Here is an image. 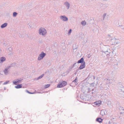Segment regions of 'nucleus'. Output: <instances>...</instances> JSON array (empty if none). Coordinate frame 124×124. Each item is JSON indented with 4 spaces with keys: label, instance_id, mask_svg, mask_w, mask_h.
I'll return each mask as SVG.
<instances>
[{
    "label": "nucleus",
    "instance_id": "obj_5",
    "mask_svg": "<svg viewBox=\"0 0 124 124\" xmlns=\"http://www.w3.org/2000/svg\"><path fill=\"white\" fill-rule=\"evenodd\" d=\"M110 40H111L110 42L112 43L111 44L112 45L118 44L120 43L118 40L115 38L110 39Z\"/></svg>",
    "mask_w": 124,
    "mask_h": 124
},
{
    "label": "nucleus",
    "instance_id": "obj_1",
    "mask_svg": "<svg viewBox=\"0 0 124 124\" xmlns=\"http://www.w3.org/2000/svg\"><path fill=\"white\" fill-rule=\"evenodd\" d=\"M110 46H104L102 48V51L105 52L107 54H109V56H112L114 54L115 55L116 54L115 50H113L112 49L111 50H110L109 48Z\"/></svg>",
    "mask_w": 124,
    "mask_h": 124
},
{
    "label": "nucleus",
    "instance_id": "obj_38",
    "mask_svg": "<svg viewBox=\"0 0 124 124\" xmlns=\"http://www.w3.org/2000/svg\"><path fill=\"white\" fill-rule=\"evenodd\" d=\"M116 25L117 26H120V25L119 24V22L116 23Z\"/></svg>",
    "mask_w": 124,
    "mask_h": 124
},
{
    "label": "nucleus",
    "instance_id": "obj_19",
    "mask_svg": "<svg viewBox=\"0 0 124 124\" xmlns=\"http://www.w3.org/2000/svg\"><path fill=\"white\" fill-rule=\"evenodd\" d=\"M3 71L5 75H7L8 74L9 71L7 69H5Z\"/></svg>",
    "mask_w": 124,
    "mask_h": 124
},
{
    "label": "nucleus",
    "instance_id": "obj_49",
    "mask_svg": "<svg viewBox=\"0 0 124 124\" xmlns=\"http://www.w3.org/2000/svg\"><path fill=\"white\" fill-rule=\"evenodd\" d=\"M93 79H95V77L93 76Z\"/></svg>",
    "mask_w": 124,
    "mask_h": 124
},
{
    "label": "nucleus",
    "instance_id": "obj_50",
    "mask_svg": "<svg viewBox=\"0 0 124 124\" xmlns=\"http://www.w3.org/2000/svg\"><path fill=\"white\" fill-rule=\"evenodd\" d=\"M88 58H89V57H90V56H89V55H88Z\"/></svg>",
    "mask_w": 124,
    "mask_h": 124
},
{
    "label": "nucleus",
    "instance_id": "obj_3",
    "mask_svg": "<svg viewBox=\"0 0 124 124\" xmlns=\"http://www.w3.org/2000/svg\"><path fill=\"white\" fill-rule=\"evenodd\" d=\"M46 53H44L43 51H42L39 55L38 60L39 61H40L42 59L46 56Z\"/></svg>",
    "mask_w": 124,
    "mask_h": 124
},
{
    "label": "nucleus",
    "instance_id": "obj_33",
    "mask_svg": "<svg viewBox=\"0 0 124 124\" xmlns=\"http://www.w3.org/2000/svg\"><path fill=\"white\" fill-rule=\"evenodd\" d=\"M98 6H99L100 7H102L103 6V4H102V3H99L98 5Z\"/></svg>",
    "mask_w": 124,
    "mask_h": 124
},
{
    "label": "nucleus",
    "instance_id": "obj_47",
    "mask_svg": "<svg viewBox=\"0 0 124 124\" xmlns=\"http://www.w3.org/2000/svg\"><path fill=\"white\" fill-rule=\"evenodd\" d=\"M77 47H76V48H73V50H75V49H77Z\"/></svg>",
    "mask_w": 124,
    "mask_h": 124
},
{
    "label": "nucleus",
    "instance_id": "obj_11",
    "mask_svg": "<svg viewBox=\"0 0 124 124\" xmlns=\"http://www.w3.org/2000/svg\"><path fill=\"white\" fill-rule=\"evenodd\" d=\"M78 78L76 77L75 79L72 81L71 84H72L73 83H74L76 85H77L78 84Z\"/></svg>",
    "mask_w": 124,
    "mask_h": 124
},
{
    "label": "nucleus",
    "instance_id": "obj_26",
    "mask_svg": "<svg viewBox=\"0 0 124 124\" xmlns=\"http://www.w3.org/2000/svg\"><path fill=\"white\" fill-rule=\"evenodd\" d=\"M71 70L69 69L68 70L65 72V73H66V74H68L71 71Z\"/></svg>",
    "mask_w": 124,
    "mask_h": 124
},
{
    "label": "nucleus",
    "instance_id": "obj_37",
    "mask_svg": "<svg viewBox=\"0 0 124 124\" xmlns=\"http://www.w3.org/2000/svg\"><path fill=\"white\" fill-rule=\"evenodd\" d=\"M121 94L122 97L124 98V92H121Z\"/></svg>",
    "mask_w": 124,
    "mask_h": 124
},
{
    "label": "nucleus",
    "instance_id": "obj_28",
    "mask_svg": "<svg viewBox=\"0 0 124 124\" xmlns=\"http://www.w3.org/2000/svg\"><path fill=\"white\" fill-rule=\"evenodd\" d=\"M109 5L108 4H103V6L107 8L108 6Z\"/></svg>",
    "mask_w": 124,
    "mask_h": 124
},
{
    "label": "nucleus",
    "instance_id": "obj_17",
    "mask_svg": "<svg viewBox=\"0 0 124 124\" xmlns=\"http://www.w3.org/2000/svg\"><path fill=\"white\" fill-rule=\"evenodd\" d=\"M102 53L101 54V56H102V57H105V56H107L108 55L109 56V54H107L105 52H102Z\"/></svg>",
    "mask_w": 124,
    "mask_h": 124
},
{
    "label": "nucleus",
    "instance_id": "obj_51",
    "mask_svg": "<svg viewBox=\"0 0 124 124\" xmlns=\"http://www.w3.org/2000/svg\"><path fill=\"white\" fill-rule=\"evenodd\" d=\"M77 72H76V71L74 73V74H77Z\"/></svg>",
    "mask_w": 124,
    "mask_h": 124
},
{
    "label": "nucleus",
    "instance_id": "obj_43",
    "mask_svg": "<svg viewBox=\"0 0 124 124\" xmlns=\"http://www.w3.org/2000/svg\"><path fill=\"white\" fill-rule=\"evenodd\" d=\"M79 70H80L79 69V68H78L76 70V72H77Z\"/></svg>",
    "mask_w": 124,
    "mask_h": 124
},
{
    "label": "nucleus",
    "instance_id": "obj_54",
    "mask_svg": "<svg viewBox=\"0 0 124 124\" xmlns=\"http://www.w3.org/2000/svg\"><path fill=\"white\" fill-rule=\"evenodd\" d=\"M113 124H117L116 123H114Z\"/></svg>",
    "mask_w": 124,
    "mask_h": 124
},
{
    "label": "nucleus",
    "instance_id": "obj_42",
    "mask_svg": "<svg viewBox=\"0 0 124 124\" xmlns=\"http://www.w3.org/2000/svg\"><path fill=\"white\" fill-rule=\"evenodd\" d=\"M119 87H121V88H122V87H123V85H120L119 86Z\"/></svg>",
    "mask_w": 124,
    "mask_h": 124
},
{
    "label": "nucleus",
    "instance_id": "obj_18",
    "mask_svg": "<svg viewBox=\"0 0 124 124\" xmlns=\"http://www.w3.org/2000/svg\"><path fill=\"white\" fill-rule=\"evenodd\" d=\"M105 111L104 110H101L100 112V114L102 116L105 115Z\"/></svg>",
    "mask_w": 124,
    "mask_h": 124
},
{
    "label": "nucleus",
    "instance_id": "obj_21",
    "mask_svg": "<svg viewBox=\"0 0 124 124\" xmlns=\"http://www.w3.org/2000/svg\"><path fill=\"white\" fill-rule=\"evenodd\" d=\"M108 60L109 62H112L113 60V58L112 57H109L108 58Z\"/></svg>",
    "mask_w": 124,
    "mask_h": 124
},
{
    "label": "nucleus",
    "instance_id": "obj_4",
    "mask_svg": "<svg viewBox=\"0 0 124 124\" xmlns=\"http://www.w3.org/2000/svg\"><path fill=\"white\" fill-rule=\"evenodd\" d=\"M67 82L65 81H63L62 82H59L58 84L57 87L58 88L62 87L65 86L67 84Z\"/></svg>",
    "mask_w": 124,
    "mask_h": 124
},
{
    "label": "nucleus",
    "instance_id": "obj_10",
    "mask_svg": "<svg viewBox=\"0 0 124 124\" xmlns=\"http://www.w3.org/2000/svg\"><path fill=\"white\" fill-rule=\"evenodd\" d=\"M85 63H84L83 64H81L80 65L79 67V70H82L83 69L85 68Z\"/></svg>",
    "mask_w": 124,
    "mask_h": 124
},
{
    "label": "nucleus",
    "instance_id": "obj_39",
    "mask_svg": "<svg viewBox=\"0 0 124 124\" xmlns=\"http://www.w3.org/2000/svg\"><path fill=\"white\" fill-rule=\"evenodd\" d=\"M8 49L9 50L10 52H11L12 51V48L10 47L8 48Z\"/></svg>",
    "mask_w": 124,
    "mask_h": 124
},
{
    "label": "nucleus",
    "instance_id": "obj_16",
    "mask_svg": "<svg viewBox=\"0 0 124 124\" xmlns=\"http://www.w3.org/2000/svg\"><path fill=\"white\" fill-rule=\"evenodd\" d=\"M101 102L100 101H96L94 102L93 104H94V105L97 106H99V105H100V103Z\"/></svg>",
    "mask_w": 124,
    "mask_h": 124
},
{
    "label": "nucleus",
    "instance_id": "obj_46",
    "mask_svg": "<svg viewBox=\"0 0 124 124\" xmlns=\"http://www.w3.org/2000/svg\"><path fill=\"white\" fill-rule=\"evenodd\" d=\"M3 44L5 45V46H7V45L6 43H4Z\"/></svg>",
    "mask_w": 124,
    "mask_h": 124
},
{
    "label": "nucleus",
    "instance_id": "obj_24",
    "mask_svg": "<svg viewBox=\"0 0 124 124\" xmlns=\"http://www.w3.org/2000/svg\"><path fill=\"white\" fill-rule=\"evenodd\" d=\"M18 14L16 12H14L13 13V16L14 17H16Z\"/></svg>",
    "mask_w": 124,
    "mask_h": 124
},
{
    "label": "nucleus",
    "instance_id": "obj_55",
    "mask_svg": "<svg viewBox=\"0 0 124 124\" xmlns=\"http://www.w3.org/2000/svg\"><path fill=\"white\" fill-rule=\"evenodd\" d=\"M116 65H118V63H117V64H116Z\"/></svg>",
    "mask_w": 124,
    "mask_h": 124
},
{
    "label": "nucleus",
    "instance_id": "obj_29",
    "mask_svg": "<svg viewBox=\"0 0 124 124\" xmlns=\"http://www.w3.org/2000/svg\"><path fill=\"white\" fill-rule=\"evenodd\" d=\"M16 64L15 63H13L11 64L10 65L11 67H14L15 66Z\"/></svg>",
    "mask_w": 124,
    "mask_h": 124
},
{
    "label": "nucleus",
    "instance_id": "obj_45",
    "mask_svg": "<svg viewBox=\"0 0 124 124\" xmlns=\"http://www.w3.org/2000/svg\"><path fill=\"white\" fill-rule=\"evenodd\" d=\"M77 63V62H76V63H75L73 65H74V66H75V65Z\"/></svg>",
    "mask_w": 124,
    "mask_h": 124
},
{
    "label": "nucleus",
    "instance_id": "obj_2",
    "mask_svg": "<svg viewBox=\"0 0 124 124\" xmlns=\"http://www.w3.org/2000/svg\"><path fill=\"white\" fill-rule=\"evenodd\" d=\"M46 30L44 28L41 27L39 30V33L40 35H42L43 36L46 34Z\"/></svg>",
    "mask_w": 124,
    "mask_h": 124
},
{
    "label": "nucleus",
    "instance_id": "obj_27",
    "mask_svg": "<svg viewBox=\"0 0 124 124\" xmlns=\"http://www.w3.org/2000/svg\"><path fill=\"white\" fill-rule=\"evenodd\" d=\"M107 14L106 13H104V14L103 15V19L101 20V21H103L104 20L105 16H106Z\"/></svg>",
    "mask_w": 124,
    "mask_h": 124
},
{
    "label": "nucleus",
    "instance_id": "obj_22",
    "mask_svg": "<svg viewBox=\"0 0 124 124\" xmlns=\"http://www.w3.org/2000/svg\"><path fill=\"white\" fill-rule=\"evenodd\" d=\"M44 75V74H42L41 76H40L38 78H37V79L38 80L42 78Z\"/></svg>",
    "mask_w": 124,
    "mask_h": 124
},
{
    "label": "nucleus",
    "instance_id": "obj_14",
    "mask_svg": "<svg viewBox=\"0 0 124 124\" xmlns=\"http://www.w3.org/2000/svg\"><path fill=\"white\" fill-rule=\"evenodd\" d=\"M8 25L7 23H5L2 24L1 26V28H3L6 27Z\"/></svg>",
    "mask_w": 124,
    "mask_h": 124
},
{
    "label": "nucleus",
    "instance_id": "obj_35",
    "mask_svg": "<svg viewBox=\"0 0 124 124\" xmlns=\"http://www.w3.org/2000/svg\"><path fill=\"white\" fill-rule=\"evenodd\" d=\"M120 90L121 91V92H124V87H122L120 89Z\"/></svg>",
    "mask_w": 124,
    "mask_h": 124
},
{
    "label": "nucleus",
    "instance_id": "obj_52",
    "mask_svg": "<svg viewBox=\"0 0 124 124\" xmlns=\"http://www.w3.org/2000/svg\"><path fill=\"white\" fill-rule=\"evenodd\" d=\"M29 27L30 28H31V26H30V25H29Z\"/></svg>",
    "mask_w": 124,
    "mask_h": 124
},
{
    "label": "nucleus",
    "instance_id": "obj_40",
    "mask_svg": "<svg viewBox=\"0 0 124 124\" xmlns=\"http://www.w3.org/2000/svg\"><path fill=\"white\" fill-rule=\"evenodd\" d=\"M11 67L10 65L9 66H7L5 69H7V70H8V69H9Z\"/></svg>",
    "mask_w": 124,
    "mask_h": 124
},
{
    "label": "nucleus",
    "instance_id": "obj_56",
    "mask_svg": "<svg viewBox=\"0 0 124 124\" xmlns=\"http://www.w3.org/2000/svg\"><path fill=\"white\" fill-rule=\"evenodd\" d=\"M89 75H90V74L88 76V77L89 76Z\"/></svg>",
    "mask_w": 124,
    "mask_h": 124
},
{
    "label": "nucleus",
    "instance_id": "obj_41",
    "mask_svg": "<svg viewBox=\"0 0 124 124\" xmlns=\"http://www.w3.org/2000/svg\"><path fill=\"white\" fill-rule=\"evenodd\" d=\"M120 26L121 27V28L122 29H124V27L123 25H121Z\"/></svg>",
    "mask_w": 124,
    "mask_h": 124
},
{
    "label": "nucleus",
    "instance_id": "obj_20",
    "mask_svg": "<svg viewBox=\"0 0 124 124\" xmlns=\"http://www.w3.org/2000/svg\"><path fill=\"white\" fill-rule=\"evenodd\" d=\"M118 108L120 111H122L123 112L124 111V108L121 106H119Z\"/></svg>",
    "mask_w": 124,
    "mask_h": 124
},
{
    "label": "nucleus",
    "instance_id": "obj_32",
    "mask_svg": "<svg viewBox=\"0 0 124 124\" xmlns=\"http://www.w3.org/2000/svg\"><path fill=\"white\" fill-rule=\"evenodd\" d=\"M25 35H24L23 34L22 35L20 33H19V36L20 37L23 38V37H24Z\"/></svg>",
    "mask_w": 124,
    "mask_h": 124
},
{
    "label": "nucleus",
    "instance_id": "obj_12",
    "mask_svg": "<svg viewBox=\"0 0 124 124\" xmlns=\"http://www.w3.org/2000/svg\"><path fill=\"white\" fill-rule=\"evenodd\" d=\"M103 119L101 118L98 117L97 118L96 120V122H98L100 123H101L102 122Z\"/></svg>",
    "mask_w": 124,
    "mask_h": 124
},
{
    "label": "nucleus",
    "instance_id": "obj_25",
    "mask_svg": "<svg viewBox=\"0 0 124 124\" xmlns=\"http://www.w3.org/2000/svg\"><path fill=\"white\" fill-rule=\"evenodd\" d=\"M50 84H48L47 85H45L44 88L45 89H46L47 88L49 87L50 86Z\"/></svg>",
    "mask_w": 124,
    "mask_h": 124
},
{
    "label": "nucleus",
    "instance_id": "obj_13",
    "mask_svg": "<svg viewBox=\"0 0 124 124\" xmlns=\"http://www.w3.org/2000/svg\"><path fill=\"white\" fill-rule=\"evenodd\" d=\"M23 87L22 84H20L17 85L15 86V88L16 89H19L22 88Z\"/></svg>",
    "mask_w": 124,
    "mask_h": 124
},
{
    "label": "nucleus",
    "instance_id": "obj_8",
    "mask_svg": "<svg viewBox=\"0 0 124 124\" xmlns=\"http://www.w3.org/2000/svg\"><path fill=\"white\" fill-rule=\"evenodd\" d=\"M77 63H80L81 64L85 63V62L84 61V58L83 57H82L78 61Z\"/></svg>",
    "mask_w": 124,
    "mask_h": 124
},
{
    "label": "nucleus",
    "instance_id": "obj_23",
    "mask_svg": "<svg viewBox=\"0 0 124 124\" xmlns=\"http://www.w3.org/2000/svg\"><path fill=\"white\" fill-rule=\"evenodd\" d=\"M81 24L83 25H85L86 24V22L85 21H83L81 22Z\"/></svg>",
    "mask_w": 124,
    "mask_h": 124
},
{
    "label": "nucleus",
    "instance_id": "obj_30",
    "mask_svg": "<svg viewBox=\"0 0 124 124\" xmlns=\"http://www.w3.org/2000/svg\"><path fill=\"white\" fill-rule=\"evenodd\" d=\"M25 92H27V93H28L29 94H33L34 93H31L29 91H28V90H25Z\"/></svg>",
    "mask_w": 124,
    "mask_h": 124
},
{
    "label": "nucleus",
    "instance_id": "obj_53",
    "mask_svg": "<svg viewBox=\"0 0 124 124\" xmlns=\"http://www.w3.org/2000/svg\"><path fill=\"white\" fill-rule=\"evenodd\" d=\"M4 89L5 90H6V88H5V87H4Z\"/></svg>",
    "mask_w": 124,
    "mask_h": 124
},
{
    "label": "nucleus",
    "instance_id": "obj_15",
    "mask_svg": "<svg viewBox=\"0 0 124 124\" xmlns=\"http://www.w3.org/2000/svg\"><path fill=\"white\" fill-rule=\"evenodd\" d=\"M6 60V58L4 57H2L0 58V63H2L5 61Z\"/></svg>",
    "mask_w": 124,
    "mask_h": 124
},
{
    "label": "nucleus",
    "instance_id": "obj_36",
    "mask_svg": "<svg viewBox=\"0 0 124 124\" xmlns=\"http://www.w3.org/2000/svg\"><path fill=\"white\" fill-rule=\"evenodd\" d=\"M9 81H5V82H4L3 83V85H6V84H7L8 83V82H9Z\"/></svg>",
    "mask_w": 124,
    "mask_h": 124
},
{
    "label": "nucleus",
    "instance_id": "obj_48",
    "mask_svg": "<svg viewBox=\"0 0 124 124\" xmlns=\"http://www.w3.org/2000/svg\"><path fill=\"white\" fill-rule=\"evenodd\" d=\"M108 36L109 37H110L111 36L110 35V34H108Z\"/></svg>",
    "mask_w": 124,
    "mask_h": 124
},
{
    "label": "nucleus",
    "instance_id": "obj_31",
    "mask_svg": "<svg viewBox=\"0 0 124 124\" xmlns=\"http://www.w3.org/2000/svg\"><path fill=\"white\" fill-rule=\"evenodd\" d=\"M72 29H69V31L68 33V34L69 35L70 33H71V31H72Z\"/></svg>",
    "mask_w": 124,
    "mask_h": 124
},
{
    "label": "nucleus",
    "instance_id": "obj_44",
    "mask_svg": "<svg viewBox=\"0 0 124 124\" xmlns=\"http://www.w3.org/2000/svg\"><path fill=\"white\" fill-rule=\"evenodd\" d=\"M120 114H124V111L123 112H122L120 113Z\"/></svg>",
    "mask_w": 124,
    "mask_h": 124
},
{
    "label": "nucleus",
    "instance_id": "obj_6",
    "mask_svg": "<svg viewBox=\"0 0 124 124\" xmlns=\"http://www.w3.org/2000/svg\"><path fill=\"white\" fill-rule=\"evenodd\" d=\"M60 18L61 19L65 22H67L68 20V18L65 16H60Z\"/></svg>",
    "mask_w": 124,
    "mask_h": 124
},
{
    "label": "nucleus",
    "instance_id": "obj_7",
    "mask_svg": "<svg viewBox=\"0 0 124 124\" xmlns=\"http://www.w3.org/2000/svg\"><path fill=\"white\" fill-rule=\"evenodd\" d=\"M23 79H17L16 81H13V83L14 85H17V84L21 83V81Z\"/></svg>",
    "mask_w": 124,
    "mask_h": 124
},
{
    "label": "nucleus",
    "instance_id": "obj_9",
    "mask_svg": "<svg viewBox=\"0 0 124 124\" xmlns=\"http://www.w3.org/2000/svg\"><path fill=\"white\" fill-rule=\"evenodd\" d=\"M64 5L67 8V9H69L70 7V4L67 1L65 2L64 3Z\"/></svg>",
    "mask_w": 124,
    "mask_h": 124
},
{
    "label": "nucleus",
    "instance_id": "obj_34",
    "mask_svg": "<svg viewBox=\"0 0 124 124\" xmlns=\"http://www.w3.org/2000/svg\"><path fill=\"white\" fill-rule=\"evenodd\" d=\"M74 67V65H72L71 66H70V67L69 68L71 70Z\"/></svg>",
    "mask_w": 124,
    "mask_h": 124
}]
</instances>
